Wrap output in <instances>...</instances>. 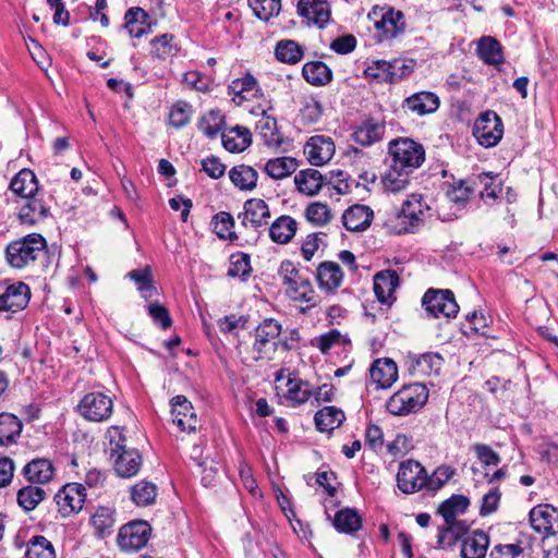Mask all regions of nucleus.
Returning <instances> with one entry per match:
<instances>
[{"instance_id":"f257e3e1","label":"nucleus","mask_w":558,"mask_h":558,"mask_svg":"<svg viewBox=\"0 0 558 558\" xmlns=\"http://www.w3.org/2000/svg\"><path fill=\"white\" fill-rule=\"evenodd\" d=\"M106 438L108 440L107 450L113 460L117 474L120 477L136 475L142 465V457L136 449L126 446V439L122 429L118 426L109 427Z\"/></svg>"},{"instance_id":"f03ea898","label":"nucleus","mask_w":558,"mask_h":558,"mask_svg":"<svg viewBox=\"0 0 558 558\" xmlns=\"http://www.w3.org/2000/svg\"><path fill=\"white\" fill-rule=\"evenodd\" d=\"M278 275L284 286L286 294L293 301L305 303L306 307H314L319 302L310 279L302 275L296 266L289 259L282 260Z\"/></svg>"},{"instance_id":"7ed1b4c3","label":"nucleus","mask_w":558,"mask_h":558,"mask_svg":"<svg viewBox=\"0 0 558 558\" xmlns=\"http://www.w3.org/2000/svg\"><path fill=\"white\" fill-rule=\"evenodd\" d=\"M47 247L45 238L31 233L10 242L5 248V259L12 268L23 269L34 264Z\"/></svg>"},{"instance_id":"20e7f679","label":"nucleus","mask_w":558,"mask_h":558,"mask_svg":"<svg viewBox=\"0 0 558 558\" xmlns=\"http://www.w3.org/2000/svg\"><path fill=\"white\" fill-rule=\"evenodd\" d=\"M428 399L427 388L418 383L404 385L386 402V408L392 415L404 416L418 411Z\"/></svg>"},{"instance_id":"39448f33","label":"nucleus","mask_w":558,"mask_h":558,"mask_svg":"<svg viewBox=\"0 0 558 558\" xmlns=\"http://www.w3.org/2000/svg\"><path fill=\"white\" fill-rule=\"evenodd\" d=\"M389 163L399 169L413 172L425 160V149L415 141L408 137L392 140L388 146Z\"/></svg>"},{"instance_id":"423d86ee","label":"nucleus","mask_w":558,"mask_h":558,"mask_svg":"<svg viewBox=\"0 0 558 558\" xmlns=\"http://www.w3.org/2000/svg\"><path fill=\"white\" fill-rule=\"evenodd\" d=\"M282 330L281 325L272 319H264L255 329V341L252 347L253 359L255 361H271L278 348L277 338Z\"/></svg>"},{"instance_id":"0eeeda50","label":"nucleus","mask_w":558,"mask_h":558,"mask_svg":"<svg viewBox=\"0 0 558 558\" xmlns=\"http://www.w3.org/2000/svg\"><path fill=\"white\" fill-rule=\"evenodd\" d=\"M78 413L89 422H104L110 418L113 412L112 399L101 392L86 393L77 405Z\"/></svg>"},{"instance_id":"6e6552de","label":"nucleus","mask_w":558,"mask_h":558,"mask_svg":"<svg viewBox=\"0 0 558 558\" xmlns=\"http://www.w3.org/2000/svg\"><path fill=\"white\" fill-rule=\"evenodd\" d=\"M422 303L425 311L436 318L449 319L456 317L459 312V305L450 290L429 289L425 292Z\"/></svg>"},{"instance_id":"1a4fd4ad","label":"nucleus","mask_w":558,"mask_h":558,"mask_svg":"<svg viewBox=\"0 0 558 558\" xmlns=\"http://www.w3.org/2000/svg\"><path fill=\"white\" fill-rule=\"evenodd\" d=\"M473 134L482 146L493 147L504 135L502 121L497 113L486 111L475 120Z\"/></svg>"},{"instance_id":"9d476101","label":"nucleus","mask_w":558,"mask_h":558,"mask_svg":"<svg viewBox=\"0 0 558 558\" xmlns=\"http://www.w3.org/2000/svg\"><path fill=\"white\" fill-rule=\"evenodd\" d=\"M397 482L400 490L405 494H413L425 487L427 473L421 463L408 460L400 463Z\"/></svg>"},{"instance_id":"9b49d317","label":"nucleus","mask_w":558,"mask_h":558,"mask_svg":"<svg viewBox=\"0 0 558 558\" xmlns=\"http://www.w3.org/2000/svg\"><path fill=\"white\" fill-rule=\"evenodd\" d=\"M150 526L145 521H133L123 525L118 534V544L122 550H138L146 545Z\"/></svg>"},{"instance_id":"f8f14e48","label":"nucleus","mask_w":558,"mask_h":558,"mask_svg":"<svg viewBox=\"0 0 558 558\" xmlns=\"http://www.w3.org/2000/svg\"><path fill=\"white\" fill-rule=\"evenodd\" d=\"M85 488L77 483L64 485L54 496L58 511L62 517L78 512L85 502Z\"/></svg>"},{"instance_id":"ddd939ff","label":"nucleus","mask_w":558,"mask_h":558,"mask_svg":"<svg viewBox=\"0 0 558 558\" xmlns=\"http://www.w3.org/2000/svg\"><path fill=\"white\" fill-rule=\"evenodd\" d=\"M278 393H281L293 405L302 404L307 401L312 395L307 383L296 378L286 377L283 371L276 375Z\"/></svg>"},{"instance_id":"4468645a","label":"nucleus","mask_w":558,"mask_h":558,"mask_svg":"<svg viewBox=\"0 0 558 558\" xmlns=\"http://www.w3.org/2000/svg\"><path fill=\"white\" fill-rule=\"evenodd\" d=\"M242 226L258 230L267 226L270 210L267 203L260 198H251L244 203L243 211L238 215Z\"/></svg>"},{"instance_id":"2eb2a0df","label":"nucleus","mask_w":558,"mask_h":558,"mask_svg":"<svg viewBox=\"0 0 558 558\" xmlns=\"http://www.w3.org/2000/svg\"><path fill=\"white\" fill-rule=\"evenodd\" d=\"M172 422L183 432H195L198 420L192 403L184 396H175L171 400Z\"/></svg>"},{"instance_id":"dca6fc26","label":"nucleus","mask_w":558,"mask_h":558,"mask_svg":"<svg viewBox=\"0 0 558 558\" xmlns=\"http://www.w3.org/2000/svg\"><path fill=\"white\" fill-rule=\"evenodd\" d=\"M532 527L543 535L558 533V510L550 505H538L530 511Z\"/></svg>"},{"instance_id":"f3484780","label":"nucleus","mask_w":558,"mask_h":558,"mask_svg":"<svg viewBox=\"0 0 558 558\" xmlns=\"http://www.w3.org/2000/svg\"><path fill=\"white\" fill-rule=\"evenodd\" d=\"M304 154L313 166H323L332 158L335 144L328 136L315 135L306 142Z\"/></svg>"},{"instance_id":"a211bd4d","label":"nucleus","mask_w":558,"mask_h":558,"mask_svg":"<svg viewBox=\"0 0 558 558\" xmlns=\"http://www.w3.org/2000/svg\"><path fill=\"white\" fill-rule=\"evenodd\" d=\"M299 14L306 20L308 25L323 28L330 21V5L327 0H300Z\"/></svg>"},{"instance_id":"6ab92c4d","label":"nucleus","mask_w":558,"mask_h":558,"mask_svg":"<svg viewBox=\"0 0 558 558\" xmlns=\"http://www.w3.org/2000/svg\"><path fill=\"white\" fill-rule=\"evenodd\" d=\"M31 291L27 284L17 282L9 286L5 291L0 294V313H16L23 310L29 301Z\"/></svg>"},{"instance_id":"aec40b11","label":"nucleus","mask_w":558,"mask_h":558,"mask_svg":"<svg viewBox=\"0 0 558 558\" xmlns=\"http://www.w3.org/2000/svg\"><path fill=\"white\" fill-rule=\"evenodd\" d=\"M373 218L374 211L369 206L355 204L343 211L342 223L347 230L360 232L371 226Z\"/></svg>"},{"instance_id":"412c9836","label":"nucleus","mask_w":558,"mask_h":558,"mask_svg":"<svg viewBox=\"0 0 558 558\" xmlns=\"http://www.w3.org/2000/svg\"><path fill=\"white\" fill-rule=\"evenodd\" d=\"M49 214V206L37 194L22 201L19 220L22 225L34 226L44 220Z\"/></svg>"},{"instance_id":"4be33fe9","label":"nucleus","mask_w":558,"mask_h":558,"mask_svg":"<svg viewBox=\"0 0 558 558\" xmlns=\"http://www.w3.org/2000/svg\"><path fill=\"white\" fill-rule=\"evenodd\" d=\"M316 280L320 290L333 293L343 281V271L335 262H323L316 269Z\"/></svg>"},{"instance_id":"5701e85b","label":"nucleus","mask_w":558,"mask_h":558,"mask_svg":"<svg viewBox=\"0 0 558 558\" xmlns=\"http://www.w3.org/2000/svg\"><path fill=\"white\" fill-rule=\"evenodd\" d=\"M439 105L438 96L430 92L415 93L403 101V108L416 116L433 113L439 108Z\"/></svg>"},{"instance_id":"b1692460","label":"nucleus","mask_w":558,"mask_h":558,"mask_svg":"<svg viewBox=\"0 0 558 558\" xmlns=\"http://www.w3.org/2000/svg\"><path fill=\"white\" fill-rule=\"evenodd\" d=\"M489 546L488 534L481 530L468 533L461 545L462 558H484Z\"/></svg>"},{"instance_id":"393cba45","label":"nucleus","mask_w":558,"mask_h":558,"mask_svg":"<svg viewBox=\"0 0 558 558\" xmlns=\"http://www.w3.org/2000/svg\"><path fill=\"white\" fill-rule=\"evenodd\" d=\"M369 376L377 387L389 388L398 378L397 364L390 359H378L372 364Z\"/></svg>"},{"instance_id":"a878e982","label":"nucleus","mask_w":558,"mask_h":558,"mask_svg":"<svg viewBox=\"0 0 558 558\" xmlns=\"http://www.w3.org/2000/svg\"><path fill=\"white\" fill-rule=\"evenodd\" d=\"M400 65V60L396 59L391 62L385 60H375L365 70V75L380 82L393 83L400 81L407 72L399 73L397 66Z\"/></svg>"},{"instance_id":"bb28decb","label":"nucleus","mask_w":558,"mask_h":558,"mask_svg":"<svg viewBox=\"0 0 558 558\" xmlns=\"http://www.w3.org/2000/svg\"><path fill=\"white\" fill-rule=\"evenodd\" d=\"M23 474L29 483L46 484L53 478L54 468L48 459H34L24 466Z\"/></svg>"},{"instance_id":"cd10ccee","label":"nucleus","mask_w":558,"mask_h":558,"mask_svg":"<svg viewBox=\"0 0 558 558\" xmlns=\"http://www.w3.org/2000/svg\"><path fill=\"white\" fill-rule=\"evenodd\" d=\"M385 124L374 119L363 121L354 131L353 140L362 146H371L384 137Z\"/></svg>"},{"instance_id":"c85d7f7f","label":"nucleus","mask_w":558,"mask_h":558,"mask_svg":"<svg viewBox=\"0 0 558 558\" xmlns=\"http://www.w3.org/2000/svg\"><path fill=\"white\" fill-rule=\"evenodd\" d=\"M124 20V26L131 37L140 38L151 32L149 16L142 8L134 7L129 9L125 13Z\"/></svg>"},{"instance_id":"c756f323","label":"nucleus","mask_w":558,"mask_h":558,"mask_svg":"<svg viewBox=\"0 0 558 558\" xmlns=\"http://www.w3.org/2000/svg\"><path fill=\"white\" fill-rule=\"evenodd\" d=\"M296 230V220L290 216L282 215L269 227V236L275 243L287 244L294 238Z\"/></svg>"},{"instance_id":"7c9ffc66","label":"nucleus","mask_w":558,"mask_h":558,"mask_svg":"<svg viewBox=\"0 0 558 558\" xmlns=\"http://www.w3.org/2000/svg\"><path fill=\"white\" fill-rule=\"evenodd\" d=\"M402 207L408 214V218L413 221V227L417 231L425 222L430 210L428 204L425 202L423 195L411 194L402 203Z\"/></svg>"},{"instance_id":"2f4dec72","label":"nucleus","mask_w":558,"mask_h":558,"mask_svg":"<svg viewBox=\"0 0 558 558\" xmlns=\"http://www.w3.org/2000/svg\"><path fill=\"white\" fill-rule=\"evenodd\" d=\"M399 286V276L395 270H384L374 277V292L381 303L388 302Z\"/></svg>"},{"instance_id":"473e14b6","label":"nucleus","mask_w":558,"mask_h":558,"mask_svg":"<svg viewBox=\"0 0 558 558\" xmlns=\"http://www.w3.org/2000/svg\"><path fill=\"white\" fill-rule=\"evenodd\" d=\"M413 172L403 171L399 167L388 163V169L381 178L383 187L388 193H399L404 191L410 184V175Z\"/></svg>"},{"instance_id":"72a5a7b5","label":"nucleus","mask_w":558,"mask_h":558,"mask_svg":"<svg viewBox=\"0 0 558 558\" xmlns=\"http://www.w3.org/2000/svg\"><path fill=\"white\" fill-rule=\"evenodd\" d=\"M10 189L14 194L19 195L22 201L36 195L38 183L35 173L28 169L21 170L11 180Z\"/></svg>"},{"instance_id":"f704fd0d","label":"nucleus","mask_w":558,"mask_h":558,"mask_svg":"<svg viewBox=\"0 0 558 558\" xmlns=\"http://www.w3.org/2000/svg\"><path fill=\"white\" fill-rule=\"evenodd\" d=\"M470 506V500L463 495H453L445 500L438 508L439 514L444 518L446 523H464L457 520L463 514Z\"/></svg>"},{"instance_id":"c9c22d12","label":"nucleus","mask_w":558,"mask_h":558,"mask_svg":"<svg viewBox=\"0 0 558 558\" xmlns=\"http://www.w3.org/2000/svg\"><path fill=\"white\" fill-rule=\"evenodd\" d=\"M223 147L230 153H241L251 144V132L243 126H234L221 135Z\"/></svg>"},{"instance_id":"e433bc0d","label":"nucleus","mask_w":558,"mask_h":558,"mask_svg":"<svg viewBox=\"0 0 558 558\" xmlns=\"http://www.w3.org/2000/svg\"><path fill=\"white\" fill-rule=\"evenodd\" d=\"M298 190L308 196L316 195L324 185V178L318 170L306 169L294 177Z\"/></svg>"},{"instance_id":"4c0bfd02","label":"nucleus","mask_w":558,"mask_h":558,"mask_svg":"<svg viewBox=\"0 0 558 558\" xmlns=\"http://www.w3.org/2000/svg\"><path fill=\"white\" fill-rule=\"evenodd\" d=\"M302 75L314 86H325L332 80L331 70L322 61L306 62L302 68Z\"/></svg>"},{"instance_id":"58836bf2","label":"nucleus","mask_w":558,"mask_h":558,"mask_svg":"<svg viewBox=\"0 0 558 558\" xmlns=\"http://www.w3.org/2000/svg\"><path fill=\"white\" fill-rule=\"evenodd\" d=\"M375 25L383 32L385 38H392L404 29V14L401 11L389 9Z\"/></svg>"},{"instance_id":"ea45409f","label":"nucleus","mask_w":558,"mask_h":558,"mask_svg":"<svg viewBox=\"0 0 558 558\" xmlns=\"http://www.w3.org/2000/svg\"><path fill=\"white\" fill-rule=\"evenodd\" d=\"M299 162L292 157H278L269 159L265 165V172L275 180H282L296 171Z\"/></svg>"},{"instance_id":"a19ab883","label":"nucleus","mask_w":558,"mask_h":558,"mask_svg":"<svg viewBox=\"0 0 558 558\" xmlns=\"http://www.w3.org/2000/svg\"><path fill=\"white\" fill-rule=\"evenodd\" d=\"M345 416L343 411L336 407H325L315 414V424L320 432H331L338 428Z\"/></svg>"},{"instance_id":"79ce46f5","label":"nucleus","mask_w":558,"mask_h":558,"mask_svg":"<svg viewBox=\"0 0 558 558\" xmlns=\"http://www.w3.org/2000/svg\"><path fill=\"white\" fill-rule=\"evenodd\" d=\"M408 217V214H405L404 208L401 206L400 209L387 216L384 221V228L391 234L414 233L416 230L413 227V221Z\"/></svg>"},{"instance_id":"37998d69","label":"nucleus","mask_w":558,"mask_h":558,"mask_svg":"<svg viewBox=\"0 0 558 558\" xmlns=\"http://www.w3.org/2000/svg\"><path fill=\"white\" fill-rule=\"evenodd\" d=\"M22 432V422L13 414H0V446H9L16 441Z\"/></svg>"},{"instance_id":"c03bdc74","label":"nucleus","mask_w":558,"mask_h":558,"mask_svg":"<svg viewBox=\"0 0 558 558\" xmlns=\"http://www.w3.org/2000/svg\"><path fill=\"white\" fill-rule=\"evenodd\" d=\"M229 178L238 189L251 191L256 186L258 173L250 166L239 165L229 171Z\"/></svg>"},{"instance_id":"a18cd8bd","label":"nucleus","mask_w":558,"mask_h":558,"mask_svg":"<svg viewBox=\"0 0 558 558\" xmlns=\"http://www.w3.org/2000/svg\"><path fill=\"white\" fill-rule=\"evenodd\" d=\"M229 90L234 95L233 100L238 97L240 101H244L256 97L259 88L256 78L251 74H246L243 77L233 80Z\"/></svg>"},{"instance_id":"49530a36","label":"nucleus","mask_w":558,"mask_h":558,"mask_svg":"<svg viewBox=\"0 0 558 558\" xmlns=\"http://www.w3.org/2000/svg\"><path fill=\"white\" fill-rule=\"evenodd\" d=\"M362 519L355 509L344 508L339 510L333 519V526L341 533L351 534L360 530Z\"/></svg>"},{"instance_id":"de8ad7c7","label":"nucleus","mask_w":558,"mask_h":558,"mask_svg":"<svg viewBox=\"0 0 558 558\" xmlns=\"http://www.w3.org/2000/svg\"><path fill=\"white\" fill-rule=\"evenodd\" d=\"M477 52L485 63L498 64L502 62L500 44L492 37H482L480 39Z\"/></svg>"},{"instance_id":"09e8293b","label":"nucleus","mask_w":558,"mask_h":558,"mask_svg":"<svg viewBox=\"0 0 558 558\" xmlns=\"http://www.w3.org/2000/svg\"><path fill=\"white\" fill-rule=\"evenodd\" d=\"M275 54L281 62L295 64L303 58V49L294 40H280L276 46Z\"/></svg>"},{"instance_id":"8fccbe9b","label":"nucleus","mask_w":558,"mask_h":558,"mask_svg":"<svg viewBox=\"0 0 558 558\" xmlns=\"http://www.w3.org/2000/svg\"><path fill=\"white\" fill-rule=\"evenodd\" d=\"M46 496L45 489L38 486L28 485L17 493V502L25 510H34Z\"/></svg>"},{"instance_id":"3c124183","label":"nucleus","mask_w":558,"mask_h":558,"mask_svg":"<svg viewBox=\"0 0 558 558\" xmlns=\"http://www.w3.org/2000/svg\"><path fill=\"white\" fill-rule=\"evenodd\" d=\"M114 522V510L109 507H98L92 517V524L99 536L110 533Z\"/></svg>"},{"instance_id":"603ef678","label":"nucleus","mask_w":558,"mask_h":558,"mask_svg":"<svg viewBox=\"0 0 558 558\" xmlns=\"http://www.w3.org/2000/svg\"><path fill=\"white\" fill-rule=\"evenodd\" d=\"M466 532L465 523H446L438 531V546L446 548L453 545Z\"/></svg>"},{"instance_id":"864d4df0","label":"nucleus","mask_w":558,"mask_h":558,"mask_svg":"<svg viewBox=\"0 0 558 558\" xmlns=\"http://www.w3.org/2000/svg\"><path fill=\"white\" fill-rule=\"evenodd\" d=\"M323 114L322 104L313 96H304L301 101L300 117L303 123L314 124Z\"/></svg>"},{"instance_id":"5fc2aeb1","label":"nucleus","mask_w":558,"mask_h":558,"mask_svg":"<svg viewBox=\"0 0 558 558\" xmlns=\"http://www.w3.org/2000/svg\"><path fill=\"white\" fill-rule=\"evenodd\" d=\"M254 14L262 21H269L281 10V0H248Z\"/></svg>"},{"instance_id":"6e6d98bb","label":"nucleus","mask_w":558,"mask_h":558,"mask_svg":"<svg viewBox=\"0 0 558 558\" xmlns=\"http://www.w3.org/2000/svg\"><path fill=\"white\" fill-rule=\"evenodd\" d=\"M156 485L150 482H140L132 487L131 497L137 506H148L156 499Z\"/></svg>"},{"instance_id":"4d7b16f0","label":"nucleus","mask_w":558,"mask_h":558,"mask_svg":"<svg viewBox=\"0 0 558 558\" xmlns=\"http://www.w3.org/2000/svg\"><path fill=\"white\" fill-rule=\"evenodd\" d=\"M348 341L349 340L347 339V337L344 335H342L339 330L331 329L328 332L323 333V335L316 337L312 341V343H313V345L318 348V350L323 354H326V353L329 352L330 349H332V348H335L337 345L344 344Z\"/></svg>"},{"instance_id":"13d9d810","label":"nucleus","mask_w":558,"mask_h":558,"mask_svg":"<svg viewBox=\"0 0 558 558\" xmlns=\"http://www.w3.org/2000/svg\"><path fill=\"white\" fill-rule=\"evenodd\" d=\"M26 558H54L53 546L46 537L35 536L28 543Z\"/></svg>"},{"instance_id":"bf43d9fd","label":"nucleus","mask_w":558,"mask_h":558,"mask_svg":"<svg viewBox=\"0 0 558 558\" xmlns=\"http://www.w3.org/2000/svg\"><path fill=\"white\" fill-rule=\"evenodd\" d=\"M213 225H214L215 233L220 239L233 240V239L238 238L235 235V233L232 231V228L234 226V220H233V217L229 213H226V211L218 213L213 219Z\"/></svg>"},{"instance_id":"052dcab7","label":"nucleus","mask_w":558,"mask_h":558,"mask_svg":"<svg viewBox=\"0 0 558 558\" xmlns=\"http://www.w3.org/2000/svg\"><path fill=\"white\" fill-rule=\"evenodd\" d=\"M256 128L268 145L280 144V137L277 132V121L275 118L264 112L263 117L258 120Z\"/></svg>"},{"instance_id":"680f3d73","label":"nucleus","mask_w":558,"mask_h":558,"mask_svg":"<svg viewBox=\"0 0 558 558\" xmlns=\"http://www.w3.org/2000/svg\"><path fill=\"white\" fill-rule=\"evenodd\" d=\"M128 277L137 284V289L143 298L149 299L153 296L155 288L151 283V274L148 267L132 270L128 274Z\"/></svg>"},{"instance_id":"e2e57ef3","label":"nucleus","mask_w":558,"mask_h":558,"mask_svg":"<svg viewBox=\"0 0 558 558\" xmlns=\"http://www.w3.org/2000/svg\"><path fill=\"white\" fill-rule=\"evenodd\" d=\"M251 271L250 256L238 252L230 256L228 276L232 278H245Z\"/></svg>"},{"instance_id":"0e129e2a","label":"nucleus","mask_w":558,"mask_h":558,"mask_svg":"<svg viewBox=\"0 0 558 558\" xmlns=\"http://www.w3.org/2000/svg\"><path fill=\"white\" fill-rule=\"evenodd\" d=\"M223 124V117L218 111H209L199 121L201 131L208 137L218 135Z\"/></svg>"},{"instance_id":"69168bd1","label":"nucleus","mask_w":558,"mask_h":558,"mask_svg":"<svg viewBox=\"0 0 558 558\" xmlns=\"http://www.w3.org/2000/svg\"><path fill=\"white\" fill-rule=\"evenodd\" d=\"M305 216L308 221L316 226H324L331 219V211L328 205L315 202L306 207Z\"/></svg>"},{"instance_id":"338daca9","label":"nucleus","mask_w":558,"mask_h":558,"mask_svg":"<svg viewBox=\"0 0 558 558\" xmlns=\"http://www.w3.org/2000/svg\"><path fill=\"white\" fill-rule=\"evenodd\" d=\"M173 35L171 34H163L161 36L155 37L151 41V53L159 58L165 59L177 50L175 46L172 44L173 41Z\"/></svg>"},{"instance_id":"774afa93","label":"nucleus","mask_w":558,"mask_h":558,"mask_svg":"<svg viewBox=\"0 0 558 558\" xmlns=\"http://www.w3.org/2000/svg\"><path fill=\"white\" fill-rule=\"evenodd\" d=\"M472 193L473 187L470 186L466 181L460 180L448 189L447 197L454 204L464 205L469 201Z\"/></svg>"}]
</instances>
